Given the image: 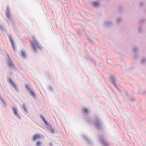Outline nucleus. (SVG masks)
Returning <instances> with one entry per match:
<instances>
[{"instance_id": "f257e3e1", "label": "nucleus", "mask_w": 146, "mask_h": 146, "mask_svg": "<svg viewBox=\"0 0 146 146\" xmlns=\"http://www.w3.org/2000/svg\"><path fill=\"white\" fill-rule=\"evenodd\" d=\"M31 44V46L33 48L35 51L37 50H40L41 49L40 47L38 44L33 37H32V40L30 42Z\"/></svg>"}, {"instance_id": "f03ea898", "label": "nucleus", "mask_w": 146, "mask_h": 146, "mask_svg": "<svg viewBox=\"0 0 146 146\" xmlns=\"http://www.w3.org/2000/svg\"><path fill=\"white\" fill-rule=\"evenodd\" d=\"M40 136L38 134H35L33 136L32 139L33 141H35L36 140L40 138Z\"/></svg>"}, {"instance_id": "7ed1b4c3", "label": "nucleus", "mask_w": 146, "mask_h": 146, "mask_svg": "<svg viewBox=\"0 0 146 146\" xmlns=\"http://www.w3.org/2000/svg\"><path fill=\"white\" fill-rule=\"evenodd\" d=\"M26 88L28 90L29 93L31 94V95L33 97H35V93L31 90H30L28 87L26 86Z\"/></svg>"}, {"instance_id": "20e7f679", "label": "nucleus", "mask_w": 146, "mask_h": 146, "mask_svg": "<svg viewBox=\"0 0 146 146\" xmlns=\"http://www.w3.org/2000/svg\"><path fill=\"white\" fill-rule=\"evenodd\" d=\"M101 143L103 146H108V143L104 139L101 140Z\"/></svg>"}, {"instance_id": "39448f33", "label": "nucleus", "mask_w": 146, "mask_h": 146, "mask_svg": "<svg viewBox=\"0 0 146 146\" xmlns=\"http://www.w3.org/2000/svg\"><path fill=\"white\" fill-rule=\"evenodd\" d=\"M8 66L9 68H12L13 67V64L12 61L10 60L8 63Z\"/></svg>"}, {"instance_id": "423d86ee", "label": "nucleus", "mask_w": 146, "mask_h": 146, "mask_svg": "<svg viewBox=\"0 0 146 146\" xmlns=\"http://www.w3.org/2000/svg\"><path fill=\"white\" fill-rule=\"evenodd\" d=\"M12 110L14 114L18 116V115L17 113V109L15 108H13Z\"/></svg>"}, {"instance_id": "0eeeda50", "label": "nucleus", "mask_w": 146, "mask_h": 146, "mask_svg": "<svg viewBox=\"0 0 146 146\" xmlns=\"http://www.w3.org/2000/svg\"><path fill=\"white\" fill-rule=\"evenodd\" d=\"M8 81L13 86L15 87V85L13 83V81L11 79H8Z\"/></svg>"}, {"instance_id": "6e6552de", "label": "nucleus", "mask_w": 146, "mask_h": 146, "mask_svg": "<svg viewBox=\"0 0 146 146\" xmlns=\"http://www.w3.org/2000/svg\"><path fill=\"white\" fill-rule=\"evenodd\" d=\"M93 6L94 7H96L99 5V3L97 2H94L93 3Z\"/></svg>"}, {"instance_id": "1a4fd4ad", "label": "nucleus", "mask_w": 146, "mask_h": 146, "mask_svg": "<svg viewBox=\"0 0 146 146\" xmlns=\"http://www.w3.org/2000/svg\"><path fill=\"white\" fill-rule=\"evenodd\" d=\"M20 55L22 57H24L25 56V54L23 51H21L20 52Z\"/></svg>"}, {"instance_id": "9d476101", "label": "nucleus", "mask_w": 146, "mask_h": 146, "mask_svg": "<svg viewBox=\"0 0 146 146\" xmlns=\"http://www.w3.org/2000/svg\"><path fill=\"white\" fill-rule=\"evenodd\" d=\"M41 142L40 141H37L35 145L36 146H40L41 145Z\"/></svg>"}, {"instance_id": "9b49d317", "label": "nucleus", "mask_w": 146, "mask_h": 146, "mask_svg": "<svg viewBox=\"0 0 146 146\" xmlns=\"http://www.w3.org/2000/svg\"><path fill=\"white\" fill-rule=\"evenodd\" d=\"M42 119L44 124L46 125H47V123L45 119L43 117H42Z\"/></svg>"}, {"instance_id": "f8f14e48", "label": "nucleus", "mask_w": 146, "mask_h": 146, "mask_svg": "<svg viewBox=\"0 0 146 146\" xmlns=\"http://www.w3.org/2000/svg\"><path fill=\"white\" fill-rule=\"evenodd\" d=\"M11 43L12 46L13 47V50H15V46L14 45V44L12 42V41L11 40Z\"/></svg>"}, {"instance_id": "ddd939ff", "label": "nucleus", "mask_w": 146, "mask_h": 146, "mask_svg": "<svg viewBox=\"0 0 146 146\" xmlns=\"http://www.w3.org/2000/svg\"><path fill=\"white\" fill-rule=\"evenodd\" d=\"M6 15L9 18L10 17V13L8 11H7L6 13Z\"/></svg>"}, {"instance_id": "4468645a", "label": "nucleus", "mask_w": 146, "mask_h": 146, "mask_svg": "<svg viewBox=\"0 0 146 146\" xmlns=\"http://www.w3.org/2000/svg\"><path fill=\"white\" fill-rule=\"evenodd\" d=\"M84 110L85 112H86V113L88 112V109H84Z\"/></svg>"}, {"instance_id": "2eb2a0df", "label": "nucleus", "mask_w": 146, "mask_h": 146, "mask_svg": "<svg viewBox=\"0 0 146 146\" xmlns=\"http://www.w3.org/2000/svg\"><path fill=\"white\" fill-rule=\"evenodd\" d=\"M23 108L25 111H27V110H26V108H25V106H23Z\"/></svg>"}]
</instances>
